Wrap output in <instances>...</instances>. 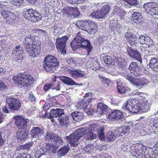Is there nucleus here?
I'll return each mask as SVG.
<instances>
[{"label":"nucleus","instance_id":"nucleus-1","mask_svg":"<svg viewBox=\"0 0 158 158\" xmlns=\"http://www.w3.org/2000/svg\"><path fill=\"white\" fill-rule=\"evenodd\" d=\"M32 38L26 37L24 42L26 51L29 55L33 57H36L40 53V47L33 41Z\"/></svg>","mask_w":158,"mask_h":158},{"label":"nucleus","instance_id":"nucleus-2","mask_svg":"<svg viewBox=\"0 0 158 158\" xmlns=\"http://www.w3.org/2000/svg\"><path fill=\"white\" fill-rule=\"evenodd\" d=\"M12 79L23 86L29 87L34 81V78L32 76L25 73H20L14 76Z\"/></svg>","mask_w":158,"mask_h":158},{"label":"nucleus","instance_id":"nucleus-3","mask_svg":"<svg viewBox=\"0 0 158 158\" xmlns=\"http://www.w3.org/2000/svg\"><path fill=\"white\" fill-rule=\"evenodd\" d=\"M59 64L57 59L55 56L48 55L45 57L43 66L46 71L51 73L55 72L56 67Z\"/></svg>","mask_w":158,"mask_h":158},{"label":"nucleus","instance_id":"nucleus-4","mask_svg":"<svg viewBox=\"0 0 158 158\" xmlns=\"http://www.w3.org/2000/svg\"><path fill=\"white\" fill-rule=\"evenodd\" d=\"M76 25L77 27L87 31L90 34H95L97 31V28L95 23L92 22L81 20L77 21Z\"/></svg>","mask_w":158,"mask_h":158},{"label":"nucleus","instance_id":"nucleus-5","mask_svg":"<svg viewBox=\"0 0 158 158\" xmlns=\"http://www.w3.org/2000/svg\"><path fill=\"white\" fill-rule=\"evenodd\" d=\"M143 8L146 12L154 18L158 19V3L150 2L144 4Z\"/></svg>","mask_w":158,"mask_h":158},{"label":"nucleus","instance_id":"nucleus-6","mask_svg":"<svg viewBox=\"0 0 158 158\" xmlns=\"http://www.w3.org/2000/svg\"><path fill=\"white\" fill-rule=\"evenodd\" d=\"M125 107L129 111L132 113L141 112L140 103L136 99L128 100L125 105Z\"/></svg>","mask_w":158,"mask_h":158},{"label":"nucleus","instance_id":"nucleus-7","mask_svg":"<svg viewBox=\"0 0 158 158\" xmlns=\"http://www.w3.org/2000/svg\"><path fill=\"white\" fill-rule=\"evenodd\" d=\"M88 132H93L97 134L100 139L105 140V135L104 132V128L102 127H100L97 124H90L86 127Z\"/></svg>","mask_w":158,"mask_h":158},{"label":"nucleus","instance_id":"nucleus-8","mask_svg":"<svg viewBox=\"0 0 158 158\" xmlns=\"http://www.w3.org/2000/svg\"><path fill=\"white\" fill-rule=\"evenodd\" d=\"M4 21L8 25H12L16 22V16L10 11L3 10L1 12Z\"/></svg>","mask_w":158,"mask_h":158},{"label":"nucleus","instance_id":"nucleus-9","mask_svg":"<svg viewBox=\"0 0 158 158\" xmlns=\"http://www.w3.org/2000/svg\"><path fill=\"white\" fill-rule=\"evenodd\" d=\"M24 17L29 20L33 22H36L41 19L40 14L32 9L27 10Z\"/></svg>","mask_w":158,"mask_h":158},{"label":"nucleus","instance_id":"nucleus-10","mask_svg":"<svg viewBox=\"0 0 158 158\" xmlns=\"http://www.w3.org/2000/svg\"><path fill=\"white\" fill-rule=\"evenodd\" d=\"M68 40L67 36L57 38L56 40V47L59 52L61 54L66 53V43Z\"/></svg>","mask_w":158,"mask_h":158},{"label":"nucleus","instance_id":"nucleus-11","mask_svg":"<svg viewBox=\"0 0 158 158\" xmlns=\"http://www.w3.org/2000/svg\"><path fill=\"white\" fill-rule=\"evenodd\" d=\"M110 10V7L108 5L103 6L100 10L91 13L90 15L98 19H103L109 13Z\"/></svg>","mask_w":158,"mask_h":158},{"label":"nucleus","instance_id":"nucleus-12","mask_svg":"<svg viewBox=\"0 0 158 158\" xmlns=\"http://www.w3.org/2000/svg\"><path fill=\"white\" fill-rule=\"evenodd\" d=\"M15 120V124L19 129H23L27 127L28 120L25 119L20 116H15L13 117Z\"/></svg>","mask_w":158,"mask_h":158},{"label":"nucleus","instance_id":"nucleus-13","mask_svg":"<svg viewBox=\"0 0 158 158\" xmlns=\"http://www.w3.org/2000/svg\"><path fill=\"white\" fill-rule=\"evenodd\" d=\"M6 102L11 110H17L21 107V103L19 101L14 98H8L6 99Z\"/></svg>","mask_w":158,"mask_h":158},{"label":"nucleus","instance_id":"nucleus-14","mask_svg":"<svg viewBox=\"0 0 158 158\" xmlns=\"http://www.w3.org/2000/svg\"><path fill=\"white\" fill-rule=\"evenodd\" d=\"M79 138V136L74 132L69 136H66L65 139L69 140L71 146L76 147L79 144L78 141Z\"/></svg>","mask_w":158,"mask_h":158},{"label":"nucleus","instance_id":"nucleus-15","mask_svg":"<svg viewBox=\"0 0 158 158\" xmlns=\"http://www.w3.org/2000/svg\"><path fill=\"white\" fill-rule=\"evenodd\" d=\"M128 69L135 77H137L140 75V68L136 62H131L129 65Z\"/></svg>","mask_w":158,"mask_h":158},{"label":"nucleus","instance_id":"nucleus-16","mask_svg":"<svg viewBox=\"0 0 158 158\" xmlns=\"http://www.w3.org/2000/svg\"><path fill=\"white\" fill-rule=\"evenodd\" d=\"M46 140H50L51 139L54 142L55 141L56 143L59 144H62L63 141L62 139L59 136L54 135L52 133L50 132H48L45 137Z\"/></svg>","mask_w":158,"mask_h":158},{"label":"nucleus","instance_id":"nucleus-17","mask_svg":"<svg viewBox=\"0 0 158 158\" xmlns=\"http://www.w3.org/2000/svg\"><path fill=\"white\" fill-rule=\"evenodd\" d=\"M125 37L131 46L134 47L136 46L137 43L136 42L137 39L133 34L130 32H127L125 34Z\"/></svg>","mask_w":158,"mask_h":158},{"label":"nucleus","instance_id":"nucleus-18","mask_svg":"<svg viewBox=\"0 0 158 158\" xmlns=\"http://www.w3.org/2000/svg\"><path fill=\"white\" fill-rule=\"evenodd\" d=\"M126 78L132 84L137 88L140 89L142 88L140 79H138L134 78L131 76L127 75Z\"/></svg>","mask_w":158,"mask_h":158},{"label":"nucleus","instance_id":"nucleus-19","mask_svg":"<svg viewBox=\"0 0 158 158\" xmlns=\"http://www.w3.org/2000/svg\"><path fill=\"white\" fill-rule=\"evenodd\" d=\"M69 146L68 145L62 146L57 151L58 157L61 158L62 157L65 156L69 152Z\"/></svg>","mask_w":158,"mask_h":158},{"label":"nucleus","instance_id":"nucleus-20","mask_svg":"<svg viewBox=\"0 0 158 158\" xmlns=\"http://www.w3.org/2000/svg\"><path fill=\"white\" fill-rule=\"evenodd\" d=\"M81 37L77 35L72 42L71 43V46L73 50H75L76 49L81 47Z\"/></svg>","mask_w":158,"mask_h":158},{"label":"nucleus","instance_id":"nucleus-21","mask_svg":"<svg viewBox=\"0 0 158 158\" xmlns=\"http://www.w3.org/2000/svg\"><path fill=\"white\" fill-rule=\"evenodd\" d=\"M60 83L56 81L53 83L46 84L44 87L45 91H47L51 89H56L57 90H60Z\"/></svg>","mask_w":158,"mask_h":158},{"label":"nucleus","instance_id":"nucleus-22","mask_svg":"<svg viewBox=\"0 0 158 158\" xmlns=\"http://www.w3.org/2000/svg\"><path fill=\"white\" fill-rule=\"evenodd\" d=\"M44 133V131L38 127H34L31 131V136L33 138H39Z\"/></svg>","mask_w":158,"mask_h":158},{"label":"nucleus","instance_id":"nucleus-23","mask_svg":"<svg viewBox=\"0 0 158 158\" xmlns=\"http://www.w3.org/2000/svg\"><path fill=\"white\" fill-rule=\"evenodd\" d=\"M28 133L26 131H22L21 129H19L16 132V137L18 140L23 141L27 138Z\"/></svg>","mask_w":158,"mask_h":158},{"label":"nucleus","instance_id":"nucleus-24","mask_svg":"<svg viewBox=\"0 0 158 158\" xmlns=\"http://www.w3.org/2000/svg\"><path fill=\"white\" fill-rule=\"evenodd\" d=\"M108 106L101 102L98 103L97 106V112L100 115L105 114L108 111Z\"/></svg>","mask_w":158,"mask_h":158},{"label":"nucleus","instance_id":"nucleus-25","mask_svg":"<svg viewBox=\"0 0 158 158\" xmlns=\"http://www.w3.org/2000/svg\"><path fill=\"white\" fill-rule=\"evenodd\" d=\"M58 120L61 126L65 128L69 127V117L65 115H64L63 117H59L58 118Z\"/></svg>","mask_w":158,"mask_h":158},{"label":"nucleus","instance_id":"nucleus-26","mask_svg":"<svg viewBox=\"0 0 158 158\" xmlns=\"http://www.w3.org/2000/svg\"><path fill=\"white\" fill-rule=\"evenodd\" d=\"M81 47L85 48L88 52V54L89 52L91 51L93 48L90 44L89 41L82 38V40L81 41Z\"/></svg>","mask_w":158,"mask_h":158},{"label":"nucleus","instance_id":"nucleus-27","mask_svg":"<svg viewBox=\"0 0 158 158\" xmlns=\"http://www.w3.org/2000/svg\"><path fill=\"white\" fill-rule=\"evenodd\" d=\"M63 110L58 109L56 110L52 109L50 112L49 118H56L57 116H61L64 115Z\"/></svg>","mask_w":158,"mask_h":158},{"label":"nucleus","instance_id":"nucleus-28","mask_svg":"<svg viewBox=\"0 0 158 158\" xmlns=\"http://www.w3.org/2000/svg\"><path fill=\"white\" fill-rule=\"evenodd\" d=\"M149 65L152 70L158 72V57H156L151 58Z\"/></svg>","mask_w":158,"mask_h":158},{"label":"nucleus","instance_id":"nucleus-29","mask_svg":"<svg viewBox=\"0 0 158 158\" xmlns=\"http://www.w3.org/2000/svg\"><path fill=\"white\" fill-rule=\"evenodd\" d=\"M70 73L73 78L76 79L85 77V75L83 73V72L80 70H71Z\"/></svg>","mask_w":158,"mask_h":158},{"label":"nucleus","instance_id":"nucleus-30","mask_svg":"<svg viewBox=\"0 0 158 158\" xmlns=\"http://www.w3.org/2000/svg\"><path fill=\"white\" fill-rule=\"evenodd\" d=\"M61 81L69 85H77V84L70 78L66 76H61L60 77Z\"/></svg>","mask_w":158,"mask_h":158},{"label":"nucleus","instance_id":"nucleus-31","mask_svg":"<svg viewBox=\"0 0 158 158\" xmlns=\"http://www.w3.org/2000/svg\"><path fill=\"white\" fill-rule=\"evenodd\" d=\"M128 54L131 57L134 58H139L140 57L139 53L136 50H133L131 48H128L127 49Z\"/></svg>","mask_w":158,"mask_h":158},{"label":"nucleus","instance_id":"nucleus-32","mask_svg":"<svg viewBox=\"0 0 158 158\" xmlns=\"http://www.w3.org/2000/svg\"><path fill=\"white\" fill-rule=\"evenodd\" d=\"M71 115L73 119L77 122H79L83 119V113L78 112H74L71 113Z\"/></svg>","mask_w":158,"mask_h":158},{"label":"nucleus","instance_id":"nucleus-33","mask_svg":"<svg viewBox=\"0 0 158 158\" xmlns=\"http://www.w3.org/2000/svg\"><path fill=\"white\" fill-rule=\"evenodd\" d=\"M140 107L141 112H145L150 110V106L147 100L143 101L140 103Z\"/></svg>","mask_w":158,"mask_h":158},{"label":"nucleus","instance_id":"nucleus-34","mask_svg":"<svg viewBox=\"0 0 158 158\" xmlns=\"http://www.w3.org/2000/svg\"><path fill=\"white\" fill-rule=\"evenodd\" d=\"M62 12L63 13H65L66 14L72 15H74V12L78 13L77 9L73 7H67L62 10Z\"/></svg>","mask_w":158,"mask_h":158},{"label":"nucleus","instance_id":"nucleus-35","mask_svg":"<svg viewBox=\"0 0 158 158\" xmlns=\"http://www.w3.org/2000/svg\"><path fill=\"white\" fill-rule=\"evenodd\" d=\"M88 132L87 128H86V127H85L79 128L77 130L74 132L80 138L87 133Z\"/></svg>","mask_w":158,"mask_h":158},{"label":"nucleus","instance_id":"nucleus-36","mask_svg":"<svg viewBox=\"0 0 158 158\" xmlns=\"http://www.w3.org/2000/svg\"><path fill=\"white\" fill-rule=\"evenodd\" d=\"M103 60L104 63L107 66H111L114 64L113 59L110 56L107 55L103 57Z\"/></svg>","mask_w":158,"mask_h":158},{"label":"nucleus","instance_id":"nucleus-37","mask_svg":"<svg viewBox=\"0 0 158 158\" xmlns=\"http://www.w3.org/2000/svg\"><path fill=\"white\" fill-rule=\"evenodd\" d=\"M117 88L118 92L121 94H124L126 93L129 89L127 86L123 85L120 83L119 84L117 83Z\"/></svg>","mask_w":158,"mask_h":158},{"label":"nucleus","instance_id":"nucleus-38","mask_svg":"<svg viewBox=\"0 0 158 158\" xmlns=\"http://www.w3.org/2000/svg\"><path fill=\"white\" fill-rule=\"evenodd\" d=\"M23 53H19L18 51H13L12 57L16 60H21L23 59Z\"/></svg>","mask_w":158,"mask_h":158},{"label":"nucleus","instance_id":"nucleus-39","mask_svg":"<svg viewBox=\"0 0 158 158\" xmlns=\"http://www.w3.org/2000/svg\"><path fill=\"white\" fill-rule=\"evenodd\" d=\"M141 16V14L139 12H135L132 15V18L134 21L136 23L140 22V19H139Z\"/></svg>","mask_w":158,"mask_h":158},{"label":"nucleus","instance_id":"nucleus-40","mask_svg":"<svg viewBox=\"0 0 158 158\" xmlns=\"http://www.w3.org/2000/svg\"><path fill=\"white\" fill-rule=\"evenodd\" d=\"M60 145L58 143H56L55 144L52 143L51 145L48 144H46L45 146V148H44L45 150H47V151H50L52 148L56 149L58 148L59 145Z\"/></svg>","mask_w":158,"mask_h":158},{"label":"nucleus","instance_id":"nucleus-41","mask_svg":"<svg viewBox=\"0 0 158 158\" xmlns=\"http://www.w3.org/2000/svg\"><path fill=\"white\" fill-rule=\"evenodd\" d=\"M66 62L69 64V66L73 67L76 65L77 63L74 58H68L65 59Z\"/></svg>","mask_w":158,"mask_h":158},{"label":"nucleus","instance_id":"nucleus-42","mask_svg":"<svg viewBox=\"0 0 158 158\" xmlns=\"http://www.w3.org/2000/svg\"><path fill=\"white\" fill-rule=\"evenodd\" d=\"M143 151L141 149L139 150H138L136 151V155H137L138 156H140L142 155V158H152L151 157V156L148 154L146 155L145 154L144 155H143Z\"/></svg>","mask_w":158,"mask_h":158},{"label":"nucleus","instance_id":"nucleus-43","mask_svg":"<svg viewBox=\"0 0 158 158\" xmlns=\"http://www.w3.org/2000/svg\"><path fill=\"white\" fill-rule=\"evenodd\" d=\"M85 103L84 100H81L77 104L76 106L78 109H84L85 107Z\"/></svg>","mask_w":158,"mask_h":158},{"label":"nucleus","instance_id":"nucleus-44","mask_svg":"<svg viewBox=\"0 0 158 158\" xmlns=\"http://www.w3.org/2000/svg\"><path fill=\"white\" fill-rule=\"evenodd\" d=\"M146 40L144 44L148 45V47H151L153 46L154 44L153 40L151 39L150 37L148 36H146Z\"/></svg>","mask_w":158,"mask_h":158},{"label":"nucleus","instance_id":"nucleus-45","mask_svg":"<svg viewBox=\"0 0 158 158\" xmlns=\"http://www.w3.org/2000/svg\"><path fill=\"white\" fill-rule=\"evenodd\" d=\"M12 4L17 7H19L23 3L24 0H10Z\"/></svg>","mask_w":158,"mask_h":158},{"label":"nucleus","instance_id":"nucleus-46","mask_svg":"<svg viewBox=\"0 0 158 158\" xmlns=\"http://www.w3.org/2000/svg\"><path fill=\"white\" fill-rule=\"evenodd\" d=\"M106 137L109 140H114L116 136L113 131H109L107 133Z\"/></svg>","mask_w":158,"mask_h":158},{"label":"nucleus","instance_id":"nucleus-47","mask_svg":"<svg viewBox=\"0 0 158 158\" xmlns=\"http://www.w3.org/2000/svg\"><path fill=\"white\" fill-rule=\"evenodd\" d=\"M115 113H114V111L111 112L108 115V118L112 121H115L118 120L117 119L116 117L115 114Z\"/></svg>","mask_w":158,"mask_h":158},{"label":"nucleus","instance_id":"nucleus-48","mask_svg":"<svg viewBox=\"0 0 158 158\" xmlns=\"http://www.w3.org/2000/svg\"><path fill=\"white\" fill-rule=\"evenodd\" d=\"M88 139L92 140L95 139L96 138V134L93 132H88L87 133Z\"/></svg>","mask_w":158,"mask_h":158},{"label":"nucleus","instance_id":"nucleus-49","mask_svg":"<svg viewBox=\"0 0 158 158\" xmlns=\"http://www.w3.org/2000/svg\"><path fill=\"white\" fill-rule=\"evenodd\" d=\"M114 113H115V114L116 117L117 119L118 120L123 117V113L120 111L115 110H114Z\"/></svg>","mask_w":158,"mask_h":158},{"label":"nucleus","instance_id":"nucleus-50","mask_svg":"<svg viewBox=\"0 0 158 158\" xmlns=\"http://www.w3.org/2000/svg\"><path fill=\"white\" fill-rule=\"evenodd\" d=\"M113 132H114V134L115 135L116 137V136H122V135L120 127H117L114 129H113Z\"/></svg>","mask_w":158,"mask_h":158},{"label":"nucleus","instance_id":"nucleus-51","mask_svg":"<svg viewBox=\"0 0 158 158\" xmlns=\"http://www.w3.org/2000/svg\"><path fill=\"white\" fill-rule=\"evenodd\" d=\"M142 87L147 85L150 82L149 80L146 77L140 78Z\"/></svg>","mask_w":158,"mask_h":158},{"label":"nucleus","instance_id":"nucleus-52","mask_svg":"<svg viewBox=\"0 0 158 158\" xmlns=\"http://www.w3.org/2000/svg\"><path fill=\"white\" fill-rule=\"evenodd\" d=\"M120 128L121 129L122 135H124L127 133L130 129V127L128 126H122Z\"/></svg>","mask_w":158,"mask_h":158},{"label":"nucleus","instance_id":"nucleus-53","mask_svg":"<svg viewBox=\"0 0 158 158\" xmlns=\"http://www.w3.org/2000/svg\"><path fill=\"white\" fill-rule=\"evenodd\" d=\"M13 51H18L19 53H23V50L21 46L19 45L16 46Z\"/></svg>","mask_w":158,"mask_h":158},{"label":"nucleus","instance_id":"nucleus-54","mask_svg":"<svg viewBox=\"0 0 158 158\" xmlns=\"http://www.w3.org/2000/svg\"><path fill=\"white\" fill-rule=\"evenodd\" d=\"M44 149L41 148L39 150H37L36 153L35 154V156H36L37 155H38L40 157L41 155H44L45 153L44 152Z\"/></svg>","mask_w":158,"mask_h":158},{"label":"nucleus","instance_id":"nucleus-55","mask_svg":"<svg viewBox=\"0 0 158 158\" xmlns=\"http://www.w3.org/2000/svg\"><path fill=\"white\" fill-rule=\"evenodd\" d=\"M146 36L143 35H141L139 38L138 40L139 42L141 44H144L146 40Z\"/></svg>","mask_w":158,"mask_h":158},{"label":"nucleus","instance_id":"nucleus-56","mask_svg":"<svg viewBox=\"0 0 158 158\" xmlns=\"http://www.w3.org/2000/svg\"><path fill=\"white\" fill-rule=\"evenodd\" d=\"M149 47H141L140 48L141 52L143 53H145L146 54V52H148L149 51Z\"/></svg>","mask_w":158,"mask_h":158},{"label":"nucleus","instance_id":"nucleus-57","mask_svg":"<svg viewBox=\"0 0 158 158\" xmlns=\"http://www.w3.org/2000/svg\"><path fill=\"white\" fill-rule=\"evenodd\" d=\"M146 97L147 95L145 94L141 93V94H140L139 98L142 101H143V102L144 101L146 100Z\"/></svg>","mask_w":158,"mask_h":158},{"label":"nucleus","instance_id":"nucleus-58","mask_svg":"<svg viewBox=\"0 0 158 158\" xmlns=\"http://www.w3.org/2000/svg\"><path fill=\"white\" fill-rule=\"evenodd\" d=\"M53 29H54V30H57L60 31L61 30H62L61 27L59 26V25L56 24H54V27H53Z\"/></svg>","mask_w":158,"mask_h":158},{"label":"nucleus","instance_id":"nucleus-59","mask_svg":"<svg viewBox=\"0 0 158 158\" xmlns=\"http://www.w3.org/2000/svg\"><path fill=\"white\" fill-rule=\"evenodd\" d=\"M6 89L7 87L4 83H0V89L1 90L3 91Z\"/></svg>","mask_w":158,"mask_h":158},{"label":"nucleus","instance_id":"nucleus-60","mask_svg":"<svg viewBox=\"0 0 158 158\" xmlns=\"http://www.w3.org/2000/svg\"><path fill=\"white\" fill-rule=\"evenodd\" d=\"M35 99V96L32 93H30L29 94V99L31 102H33Z\"/></svg>","mask_w":158,"mask_h":158},{"label":"nucleus","instance_id":"nucleus-61","mask_svg":"<svg viewBox=\"0 0 158 158\" xmlns=\"http://www.w3.org/2000/svg\"><path fill=\"white\" fill-rule=\"evenodd\" d=\"M53 34L54 35L56 36L58 34H61V33L63 32V30H61L60 31L57 30H53Z\"/></svg>","mask_w":158,"mask_h":158},{"label":"nucleus","instance_id":"nucleus-62","mask_svg":"<svg viewBox=\"0 0 158 158\" xmlns=\"http://www.w3.org/2000/svg\"><path fill=\"white\" fill-rule=\"evenodd\" d=\"M67 2L71 4H77V0H67Z\"/></svg>","mask_w":158,"mask_h":158},{"label":"nucleus","instance_id":"nucleus-63","mask_svg":"<svg viewBox=\"0 0 158 158\" xmlns=\"http://www.w3.org/2000/svg\"><path fill=\"white\" fill-rule=\"evenodd\" d=\"M24 155V158H31V155L30 154H26L24 153H22Z\"/></svg>","mask_w":158,"mask_h":158},{"label":"nucleus","instance_id":"nucleus-64","mask_svg":"<svg viewBox=\"0 0 158 158\" xmlns=\"http://www.w3.org/2000/svg\"><path fill=\"white\" fill-rule=\"evenodd\" d=\"M154 123L155 127H158V118L154 120Z\"/></svg>","mask_w":158,"mask_h":158}]
</instances>
